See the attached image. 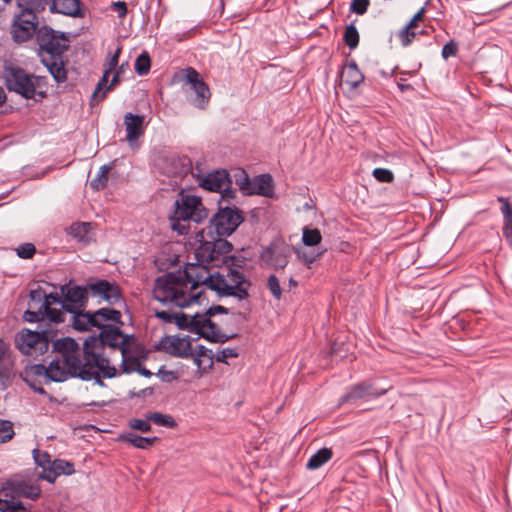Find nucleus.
<instances>
[{"mask_svg":"<svg viewBox=\"0 0 512 512\" xmlns=\"http://www.w3.org/2000/svg\"><path fill=\"white\" fill-rule=\"evenodd\" d=\"M156 166L162 174L171 178V184H178L192 170V162L187 156L171 155L159 158Z\"/></svg>","mask_w":512,"mask_h":512,"instance_id":"2eb2a0df","label":"nucleus"},{"mask_svg":"<svg viewBox=\"0 0 512 512\" xmlns=\"http://www.w3.org/2000/svg\"><path fill=\"white\" fill-rule=\"evenodd\" d=\"M203 291L197 293L187 292L186 285L181 277L180 270L167 272L155 279L153 298L163 305H171L180 308L191 303H202Z\"/></svg>","mask_w":512,"mask_h":512,"instance_id":"20e7f679","label":"nucleus"},{"mask_svg":"<svg viewBox=\"0 0 512 512\" xmlns=\"http://www.w3.org/2000/svg\"><path fill=\"white\" fill-rule=\"evenodd\" d=\"M109 75H110L109 72L104 71L102 78L97 83L96 88H95V90H94V92H93V94H92V96L90 98V105L91 106L97 105L101 100L104 99V97L106 95V92L108 90H106V89L104 91H102V90H103L104 87H106V88L108 87V86H106V84L108 82Z\"/></svg>","mask_w":512,"mask_h":512,"instance_id":"c9c22d12","label":"nucleus"},{"mask_svg":"<svg viewBox=\"0 0 512 512\" xmlns=\"http://www.w3.org/2000/svg\"><path fill=\"white\" fill-rule=\"evenodd\" d=\"M69 37L65 32L42 25L37 33L36 54L41 64L48 70L58 84L67 80L64 54L69 49Z\"/></svg>","mask_w":512,"mask_h":512,"instance_id":"7ed1b4c3","label":"nucleus"},{"mask_svg":"<svg viewBox=\"0 0 512 512\" xmlns=\"http://www.w3.org/2000/svg\"><path fill=\"white\" fill-rule=\"evenodd\" d=\"M14 435L13 423L10 420L0 418V444L9 442Z\"/></svg>","mask_w":512,"mask_h":512,"instance_id":"c03bdc74","label":"nucleus"},{"mask_svg":"<svg viewBox=\"0 0 512 512\" xmlns=\"http://www.w3.org/2000/svg\"><path fill=\"white\" fill-rule=\"evenodd\" d=\"M245 264V258L242 256H235L231 255V253L228 254V258L226 259L224 263V267L221 272H223L224 279L226 280V283L228 286H234V283L232 282V276L230 275V272H236L241 278H243V284L242 289L245 290L246 293L249 294L248 290L251 286L250 280L245 276V274L241 271L243 268V265Z\"/></svg>","mask_w":512,"mask_h":512,"instance_id":"aec40b11","label":"nucleus"},{"mask_svg":"<svg viewBox=\"0 0 512 512\" xmlns=\"http://www.w3.org/2000/svg\"><path fill=\"white\" fill-rule=\"evenodd\" d=\"M122 439L138 449H148L159 441L158 437H142L135 433H127L122 436Z\"/></svg>","mask_w":512,"mask_h":512,"instance_id":"2f4dec72","label":"nucleus"},{"mask_svg":"<svg viewBox=\"0 0 512 512\" xmlns=\"http://www.w3.org/2000/svg\"><path fill=\"white\" fill-rule=\"evenodd\" d=\"M123 331L112 324H106L98 335L93 334L84 340V355L94 354L97 358H108L105 355L106 347L118 349V342Z\"/></svg>","mask_w":512,"mask_h":512,"instance_id":"9b49d317","label":"nucleus"},{"mask_svg":"<svg viewBox=\"0 0 512 512\" xmlns=\"http://www.w3.org/2000/svg\"><path fill=\"white\" fill-rule=\"evenodd\" d=\"M154 315L165 323H174L175 313L154 308Z\"/></svg>","mask_w":512,"mask_h":512,"instance_id":"69168bd1","label":"nucleus"},{"mask_svg":"<svg viewBox=\"0 0 512 512\" xmlns=\"http://www.w3.org/2000/svg\"><path fill=\"white\" fill-rule=\"evenodd\" d=\"M83 381L94 380L95 384L105 386L103 378H114L117 376V369L110 365L109 358H97L94 354L84 355V363L74 374Z\"/></svg>","mask_w":512,"mask_h":512,"instance_id":"9d476101","label":"nucleus"},{"mask_svg":"<svg viewBox=\"0 0 512 512\" xmlns=\"http://www.w3.org/2000/svg\"><path fill=\"white\" fill-rule=\"evenodd\" d=\"M196 241L199 245L195 249V259L210 267L223 269L228 254L233 250L232 243L216 234H207L204 229L196 233Z\"/></svg>","mask_w":512,"mask_h":512,"instance_id":"0eeeda50","label":"nucleus"},{"mask_svg":"<svg viewBox=\"0 0 512 512\" xmlns=\"http://www.w3.org/2000/svg\"><path fill=\"white\" fill-rule=\"evenodd\" d=\"M48 3H16L18 12L13 15L9 33L15 44L21 45L34 37L37 38L39 26L38 14L46 9Z\"/></svg>","mask_w":512,"mask_h":512,"instance_id":"423d86ee","label":"nucleus"},{"mask_svg":"<svg viewBox=\"0 0 512 512\" xmlns=\"http://www.w3.org/2000/svg\"><path fill=\"white\" fill-rule=\"evenodd\" d=\"M239 353L237 348H224L214 357L216 362L227 363V359L238 357Z\"/></svg>","mask_w":512,"mask_h":512,"instance_id":"6e6d98bb","label":"nucleus"},{"mask_svg":"<svg viewBox=\"0 0 512 512\" xmlns=\"http://www.w3.org/2000/svg\"><path fill=\"white\" fill-rule=\"evenodd\" d=\"M267 288L276 300H280L282 296V289L279 279L276 275L272 274L267 279Z\"/></svg>","mask_w":512,"mask_h":512,"instance_id":"603ef678","label":"nucleus"},{"mask_svg":"<svg viewBox=\"0 0 512 512\" xmlns=\"http://www.w3.org/2000/svg\"><path fill=\"white\" fill-rule=\"evenodd\" d=\"M95 315H99L101 321H112L116 324H123L121 321L122 314L119 310L113 308H101L95 311Z\"/></svg>","mask_w":512,"mask_h":512,"instance_id":"79ce46f5","label":"nucleus"},{"mask_svg":"<svg viewBox=\"0 0 512 512\" xmlns=\"http://www.w3.org/2000/svg\"><path fill=\"white\" fill-rule=\"evenodd\" d=\"M341 77L344 78V82L349 85L351 89L357 88L364 81V75L354 60L343 68Z\"/></svg>","mask_w":512,"mask_h":512,"instance_id":"cd10ccee","label":"nucleus"},{"mask_svg":"<svg viewBox=\"0 0 512 512\" xmlns=\"http://www.w3.org/2000/svg\"><path fill=\"white\" fill-rule=\"evenodd\" d=\"M244 195H261L272 197L274 194V182L270 174H261L250 179V185L242 187Z\"/></svg>","mask_w":512,"mask_h":512,"instance_id":"412c9836","label":"nucleus"},{"mask_svg":"<svg viewBox=\"0 0 512 512\" xmlns=\"http://www.w3.org/2000/svg\"><path fill=\"white\" fill-rule=\"evenodd\" d=\"M72 314V327L77 331H88L89 323L91 320L88 318V314L84 310H78L70 312Z\"/></svg>","mask_w":512,"mask_h":512,"instance_id":"e433bc0d","label":"nucleus"},{"mask_svg":"<svg viewBox=\"0 0 512 512\" xmlns=\"http://www.w3.org/2000/svg\"><path fill=\"white\" fill-rule=\"evenodd\" d=\"M69 377L77 378L69 366H61L59 360H52L48 366V379L54 382H64Z\"/></svg>","mask_w":512,"mask_h":512,"instance_id":"c85d7f7f","label":"nucleus"},{"mask_svg":"<svg viewBox=\"0 0 512 512\" xmlns=\"http://www.w3.org/2000/svg\"><path fill=\"white\" fill-rule=\"evenodd\" d=\"M388 388H378L371 381H362L352 385L347 392L341 396L340 404H354L358 400L377 399L388 392Z\"/></svg>","mask_w":512,"mask_h":512,"instance_id":"a211bd4d","label":"nucleus"},{"mask_svg":"<svg viewBox=\"0 0 512 512\" xmlns=\"http://www.w3.org/2000/svg\"><path fill=\"white\" fill-rule=\"evenodd\" d=\"M290 253L289 245L284 241L274 240L262 249L260 260L265 266L279 270L287 266Z\"/></svg>","mask_w":512,"mask_h":512,"instance_id":"dca6fc26","label":"nucleus"},{"mask_svg":"<svg viewBox=\"0 0 512 512\" xmlns=\"http://www.w3.org/2000/svg\"><path fill=\"white\" fill-rule=\"evenodd\" d=\"M333 456L331 448L323 447L314 453L306 463L308 470H316L327 463Z\"/></svg>","mask_w":512,"mask_h":512,"instance_id":"7c9ffc66","label":"nucleus"},{"mask_svg":"<svg viewBox=\"0 0 512 512\" xmlns=\"http://www.w3.org/2000/svg\"><path fill=\"white\" fill-rule=\"evenodd\" d=\"M343 39L345 44L351 49L354 50L359 45V32L353 23L349 24L344 31Z\"/></svg>","mask_w":512,"mask_h":512,"instance_id":"58836bf2","label":"nucleus"},{"mask_svg":"<svg viewBox=\"0 0 512 512\" xmlns=\"http://www.w3.org/2000/svg\"><path fill=\"white\" fill-rule=\"evenodd\" d=\"M91 296L100 297L111 305L124 303V298L119 285L105 279H99L95 282H88Z\"/></svg>","mask_w":512,"mask_h":512,"instance_id":"6ab92c4d","label":"nucleus"},{"mask_svg":"<svg viewBox=\"0 0 512 512\" xmlns=\"http://www.w3.org/2000/svg\"><path fill=\"white\" fill-rule=\"evenodd\" d=\"M244 221V215L236 206H223L219 202L218 211L210 219L204 229L207 234H216L221 237L230 236Z\"/></svg>","mask_w":512,"mask_h":512,"instance_id":"1a4fd4ad","label":"nucleus"},{"mask_svg":"<svg viewBox=\"0 0 512 512\" xmlns=\"http://www.w3.org/2000/svg\"><path fill=\"white\" fill-rule=\"evenodd\" d=\"M31 80L34 86V99L35 101H41L46 97V92L41 90L47 86V77L39 76L31 73Z\"/></svg>","mask_w":512,"mask_h":512,"instance_id":"ea45409f","label":"nucleus"},{"mask_svg":"<svg viewBox=\"0 0 512 512\" xmlns=\"http://www.w3.org/2000/svg\"><path fill=\"white\" fill-rule=\"evenodd\" d=\"M497 201L501 204L500 211L503 215L502 233L512 248V205L509 199L504 196H498Z\"/></svg>","mask_w":512,"mask_h":512,"instance_id":"393cba45","label":"nucleus"},{"mask_svg":"<svg viewBox=\"0 0 512 512\" xmlns=\"http://www.w3.org/2000/svg\"><path fill=\"white\" fill-rule=\"evenodd\" d=\"M185 77L191 87L202 80L200 79L199 73L192 67H189L185 70Z\"/></svg>","mask_w":512,"mask_h":512,"instance_id":"338daca9","label":"nucleus"},{"mask_svg":"<svg viewBox=\"0 0 512 512\" xmlns=\"http://www.w3.org/2000/svg\"><path fill=\"white\" fill-rule=\"evenodd\" d=\"M174 323L179 329H187L210 343L223 344L237 337V334L227 335L220 332L215 322L208 317H200L198 313L194 316H188L183 312L175 313Z\"/></svg>","mask_w":512,"mask_h":512,"instance_id":"6e6552de","label":"nucleus"},{"mask_svg":"<svg viewBox=\"0 0 512 512\" xmlns=\"http://www.w3.org/2000/svg\"><path fill=\"white\" fill-rule=\"evenodd\" d=\"M194 354H196L197 356H200V357H206L209 362L207 364V366H203V371L206 372L208 369H211L212 366H213V359H214V354L212 352L211 349H208L206 348L204 345H197L195 347V350L193 351Z\"/></svg>","mask_w":512,"mask_h":512,"instance_id":"3c124183","label":"nucleus"},{"mask_svg":"<svg viewBox=\"0 0 512 512\" xmlns=\"http://www.w3.org/2000/svg\"><path fill=\"white\" fill-rule=\"evenodd\" d=\"M220 193H221V195H220L221 200L219 202H221V205H223V202H227L228 203L227 206H230V200L234 199L235 195H236V191L231 188V184H228L227 186H225L220 191Z\"/></svg>","mask_w":512,"mask_h":512,"instance_id":"e2e57ef3","label":"nucleus"},{"mask_svg":"<svg viewBox=\"0 0 512 512\" xmlns=\"http://www.w3.org/2000/svg\"><path fill=\"white\" fill-rule=\"evenodd\" d=\"M457 52L458 44L454 40H450L443 46L441 55L444 59H448L449 57L456 56Z\"/></svg>","mask_w":512,"mask_h":512,"instance_id":"13d9d810","label":"nucleus"},{"mask_svg":"<svg viewBox=\"0 0 512 512\" xmlns=\"http://www.w3.org/2000/svg\"><path fill=\"white\" fill-rule=\"evenodd\" d=\"M3 78L8 91L14 92L26 100L34 99L31 73H28L24 68L13 64L5 65Z\"/></svg>","mask_w":512,"mask_h":512,"instance_id":"f8f14e48","label":"nucleus"},{"mask_svg":"<svg viewBox=\"0 0 512 512\" xmlns=\"http://www.w3.org/2000/svg\"><path fill=\"white\" fill-rule=\"evenodd\" d=\"M51 343L53 351L62 356L64 364L75 374L84 363V355L79 357V344L71 337L54 338Z\"/></svg>","mask_w":512,"mask_h":512,"instance_id":"f3484780","label":"nucleus"},{"mask_svg":"<svg viewBox=\"0 0 512 512\" xmlns=\"http://www.w3.org/2000/svg\"><path fill=\"white\" fill-rule=\"evenodd\" d=\"M38 480L35 471L26 469L10 477L6 481V488L19 496L36 500L41 493V488L37 484Z\"/></svg>","mask_w":512,"mask_h":512,"instance_id":"ddd939ff","label":"nucleus"},{"mask_svg":"<svg viewBox=\"0 0 512 512\" xmlns=\"http://www.w3.org/2000/svg\"><path fill=\"white\" fill-rule=\"evenodd\" d=\"M50 12L70 17H83L80 0H52Z\"/></svg>","mask_w":512,"mask_h":512,"instance_id":"b1692460","label":"nucleus"},{"mask_svg":"<svg viewBox=\"0 0 512 512\" xmlns=\"http://www.w3.org/2000/svg\"><path fill=\"white\" fill-rule=\"evenodd\" d=\"M209 265L196 260L195 263L186 264L183 271L180 270L181 277L188 289L190 284L189 293H197L196 289L200 285H205L212 291H215L219 297H235L238 300H245L249 294L242 289L243 278L236 272H230L233 277L231 280L234 286H228L224 279L223 272L217 271L215 273L209 272Z\"/></svg>","mask_w":512,"mask_h":512,"instance_id":"f03ea898","label":"nucleus"},{"mask_svg":"<svg viewBox=\"0 0 512 512\" xmlns=\"http://www.w3.org/2000/svg\"><path fill=\"white\" fill-rule=\"evenodd\" d=\"M32 454L35 464L42 468V471L36 474L37 479L42 480V476L47 473V470L52 469L53 460L51 459L50 454L43 450L34 449Z\"/></svg>","mask_w":512,"mask_h":512,"instance_id":"473e14b6","label":"nucleus"},{"mask_svg":"<svg viewBox=\"0 0 512 512\" xmlns=\"http://www.w3.org/2000/svg\"><path fill=\"white\" fill-rule=\"evenodd\" d=\"M374 178L382 183H391L394 180V174L386 168H375L372 172Z\"/></svg>","mask_w":512,"mask_h":512,"instance_id":"864d4df0","label":"nucleus"},{"mask_svg":"<svg viewBox=\"0 0 512 512\" xmlns=\"http://www.w3.org/2000/svg\"><path fill=\"white\" fill-rule=\"evenodd\" d=\"M29 297L30 302L28 309L37 310V307L40 306V303H43L45 300V290L38 286L37 288L30 291Z\"/></svg>","mask_w":512,"mask_h":512,"instance_id":"49530a36","label":"nucleus"},{"mask_svg":"<svg viewBox=\"0 0 512 512\" xmlns=\"http://www.w3.org/2000/svg\"><path fill=\"white\" fill-rule=\"evenodd\" d=\"M15 252L21 259H31L36 253V247L33 243L26 242L16 247Z\"/></svg>","mask_w":512,"mask_h":512,"instance_id":"de8ad7c7","label":"nucleus"},{"mask_svg":"<svg viewBox=\"0 0 512 512\" xmlns=\"http://www.w3.org/2000/svg\"><path fill=\"white\" fill-rule=\"evenodd\" d=\"M63 295L62 309L67 313L84 310L88 304L90 289L86 285H77L72 280L60 286Z\"/></svg>","mask_w":512,"mask_h":512,"instance_id":"4468645a","label":"nucleus"},{"mask_svg":"<svg viewBox=\"0 0 512 512\" xmlns=\"http://www.w3.org/2000/svg\"><path fill=\"white\" fill-rule=\"evenodd\" d=\"M208 216V209L204 207L201 197L181 191L174 202V209L169 220L172 230L184 235L189 230V225L186 222L201 223Z\"/></svg>","mask_w":512,"mask_h":512,"instance_id":"39448f33","label":"nucleus"},{"mask_svg":"<svg viewBox=\"0 0 512 512\" xmlns=\"http://www.w3.org/2000/svg\"><path fill=\"white\" fill-rule=\"evenodd\" d=\"M75 473L74 464L63 459H54L52 469H48L47 473L42 476V480L54 483L60 475H72Z\"/></svg>","mask_w":512,"mask_h":512,"instance_id":"a878e982","label":"nucleus"},{"mask_svg":"<svg viewBox=\"0 0 512 512\" xmlns=\"http://www.w3.org/2000/svg\"><path fill=\"white\" fill-rule=\"evenodd\" d=\"M111 10L117 13L118 18L123 19L128 13L127 4L124 1L112 2Z\"/></svg>","mask_w":512,"mask_h":512,"instance_id":"680f3d73","label":"nucleus"},{"mask_svg":"<svg viewBox=\"0 0 512 512\" xmlns=\"http://www.w3.org/2000/svg\"><path fill=\"white\" fill-rule=\"evenodd\" d=\"M134 339L133 334H125L123 332V336H121L119 342H118V349L122 353H129V344Z\"/></svg>","mask_w":512,"mask_h":512,"instance_id":"0e129e2a","label":"nucleus"},{"mask_svg":"<svg viewBox=\"0 0 512 512\" xmlns=\"http://www.w3.org/2000/svg\"><path fill=\"white\" fill-rule=\"evenodd\" d=\"M191 89L195 92V97L192 100L193 105L199 109H205L211 96L208 85L201 80L196 85L192 86Z\"/></svg>","mask_w":512,"mask_h":512,"instance_id":"c756f323","label":"nucleus"},{"mask_svg":"<svg viewBox=\"0 0 512 512\" xmlns=\"http://www.w3.org/2000/svg\"><path fill=\"white\" fill-rule=\"evenodd\" d=\"M235 183L239 186L240 190L242 191V187H247L250 185V178L248 174L243 169H238L235 174Z\"/></svg>","mask_w":512,"mask_h":512,"instance_id":"bf43d9fd","label":"nucleus"},{"mask_svg":"<svg viewBox=\"0 0 512 512\" xmlns=\"http://www.w3.org/2000/svg\"><path fill=\"white\" fill-rule=\"evenodd\" d=\"M63 295L61 293V291L59 293L57 292H51V293H46L45 292V300L43 303H40V306H38L37 308H47V307H52V305H60L62 307V304H63Z\"/></svg>","mask_w":512,"mask_h":512,"instance_id":"09e8293b","label":"nucleus"},{"mask_svg":"<svg viewBox=\"0 0 512 512\" xmlns=\"http://www.w3.org/2000/svg\"><path fill=\"white\" fill-rule=\"evenodd\" d=\"M111 169L110 165H103L100 167V170L95 178H93L90 182V186L94 190H102L107 186L108 183V173Z\"/></svg>","mask_w":512,"mask_h":512,"instance_id":"4c0bfd02","label":"nucleus"},{"mask_svg":"<svg viewBox=\"0 0 512 512\" xmlns=\"http://www.w3.org/2000/svg\"><path fill=\"white\" fill-rule=\"evenodd\" d=\"M416 36L415 29L405 25L398 33V37L403 47L409 46Z\"/></svg>","mask_w":512,"mask_h":512,"instance_id":"8fccbe9b","label":"nucleus"},{"mask_svg":"<svg viewBox=\"0 0 512 512\" xmlns=\"http://www.w3.org/2000/svg\"><path fill=\"white\" fill-rule=\"evenodd\" d=\"M146 418L148 421H151L158 426L167 427V428L177 427V422L171 415L162 414L160 412H152V413L146 414Z\"/></svg>","mask_w":512,"mask_h":512,"instance_id":"f704fd0d","label":"nucleus"},{"mask_svg":"<svg viewBox=\"0 0 512 512\" xmlns=\"http://www.w3.org/2000/svg\"><path fill=\"white\" fill-rule=\"evenodd\" d=\"M141 364L139 358L130 355L129 353H122V362L120 365L121 371L125 374H130L138 369Z\"/></svg>","mask_w":512,"mask_h":512,"instance_id":"a19ab883","label":"nucleus"},{"mask_svg":"<svg viewBox=\"0 0 512 512\" xmlns=\"http://www.w3.org/2000/svg\"><path fill=\"white\" fill-rule=\"evenodd\" d=\"M370 0H352L350 3V12L357 15H363L367 12Z\"/></svg>","mask_w":512,"mask_h":512,"instance_id":"5fc2aeb1","label":"nucleus"},{"mask_svg":"<svg viewBox=\"0 0 512 512\" xmlns=\"http://www.w3.org/2000/svg\"><path fill=\"white\" fill-rule=\"evenodd\" d=\"M65 312L61 306L27 309L23 313V320L39 324L36 330L22 329L15 337L16 347L26 355L40 356L48 352L58 332L54 326L65 322Z\"/></svg>","mask_w":512,"mask_h":512,"instance_id":"f257e3e1","label":"nucleus"},{"mask_svg":"<svg viewBox=\"0 0 512 512\" xmlns=\"http://www.w3.org/2000/svg\"><path fill=\"white\" fill-rule=\"evenodd\" d=\"M149 422L150 421H148L146 417H145V419L135 418L130 421L129 426L132 429L139 430L143 433H146V432L151 431V425Z\"/></svg>","mask_w":512,"mask_h":512,"instance_id":"4d7b16f0","label":"nucleus"},{"mask_svg":"<svg viewBox=\"0 0 512 512\" xmlns=\"http://www.w3.org/2000/svg\"><path fill=\"white\" fill-rule=\"evenodd\" d=\"M191 350L192 346L189 337H174L169 341V346L167 348V352L170 355L180 358H189L191 355Z\"/></svg>","mask_w":512,"mask_h":512,"instance_id":"bb28decb","label":"nucleus"},{"mask_svg":"<svg viewBox=\"0 0 512 512\" xmlns=\"http://www.w3.org/2000/svg\"><path fill=\"white\" fill-rule=\"evenodd\" d=\"M145 116L127 112L124 115L126 140L132 145L145 132Z\"/></svg>","mask_w":512,"mask_h":512,"instance_id":"4be33fe9","label":"nucleus"},{"mask_svg":"<svg viewBox=\"0 0 512 512\" xmlns=\"http://www.w3.org/2000/svg\"><path fill=\"white\" fill-rule=\"evenodd\" d=\"M121 53V47H118L115 53L108 60V67L105 69L106 72L111 73L118 65L119 55Z\"/></svg>","mask_w":512,"mask_h":512,"instance_id":"774afa93","label":"nucleus"},{"mask_svg":"<svg viewBox=\"0 0 512 512\" xmlns=\"http://www.w3.org/2000/svg\"><path fill=\"white\" fill-rule=\"evenodd\" d=\"M322 236L318 229H303L302 241L306 246L312 247L321 242Z\"/></svg>","mask_w":512,"mask_h":512,"instance_id":"a18cd8bd","label":"nucleus"},{"mask_svg":"<svg viewBox=\"0 0 512 512\" xmlns=\"http://www.w3.org/2000/svg\"><path fill=\"white\" fill-rule=\"evenodd\" d=\"M135 71L138 75H146L151 68V60L147 52L141 53L135 60Z\"/></svg>","mask_w":512,"mask_h":512,"instance_id":"37998d69","label":"nucleus"},{"mask_svg":"<svg viewBox=\"0 0 512 512\" xmlns=\"http://www.w3.org/2000/svg\"><path fill=\"white\" fill-rule=\"evenodd\" d=\"M229 309L222 306V305H214L209 307L203 314H200V317H208L211 319V317L217 315V314H228Z\"/></svg>","mask_w":512,"mask_h":512,"instance_id":"052dcab7","label":"nucleus"},{"mask_svg":"<svg viewBox=\"0 0 512 512\" xmlns=\"http://www.w3.org/2000/svg\"><path fill=\"white\" fill-rule=\"evenodd\" d=\"M91 223L75 222L68 228V234L81 242H88V234L91 231Z\"/></svg>","mask_w":512,"mask_h":512,"instance_id":"72a5a7b5","label":"nucleus"},{"mask_svg":"<svg viewBox=\"0 0 512 512\" xmlns=\"http://www.w3.org/2000/svg\"><path fill=\"white\" fill-rule=\"evenodd\" d=\"M228 184H231V180L225 169L208 173L200 182L202 188L211 192H220Z\"/></svg>","mask_w":512,"mask_h":512,"instance_id":"5701e85b","label":"nucleus"}]
</instances>
